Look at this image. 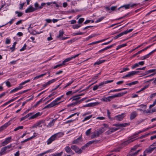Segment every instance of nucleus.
<instances>
[{"label": "nucleus", "instance_id": "f257e3e1", "mask_svg": "<svg viewBox=\"0 0 156 156\" xmlns=\"http://www.w3.org/2000/svg\"><path fill=\"white\" fill-rule=\"evenodd\" d=\"M103 126L98 131H95L94 133L91 136V138L92 139L98 137L99 135L106 130L107 128L108 127V126L107 124H104Z\"/></svg>", "mask_w": 156, "mask_h": 156}, {"label": "nucleus", "instance_id": "f03ea898", "mask_svg": "<svg viewBox=\"0 0 156 156\" xmlns=\"http://www.w3.org/2000/svg\"><path fill=\"white\" fill-rule=\"evenodd\" d=\"M114 126H116L117 128H112L109 129L108 131H106L105 133L106 135H109L111 134L114 132L118 130L119 127H125L127 125V123H120L116 124L113 125Z\"/></svg>", "mask_w": 156, "mask_h": 156}, {"label": "nucleus", "instance_id": "7ed1b4c3", "mask_svg": "<svg viewBox=\"0 0 156 156\" xmlns=\"http://www.w3.org/2000/svg\"><path fill=\"white\" fill-rule=\"evenodd\" d=\"M80 54L79 53L77 54L76 55H75L71 57H70L66 59L64 61H63L62 64H60L58 65H57L55 66H54L53 67V69H55L57 67H60L62 65H65V63L66 62L71 60H72L73 58H74L76 57H77Z\"/></svg>", "mask_w": 156, "mask_h": 156}, {"label": "nucleus", "instance_id": "20e7f679", "mask_svg": "<svg viewBox=\"0 0 156 156\" xmlns=\"http://www.w3.org/2000/svg\"><path fill=\"white\" fill-rule=\"evenodd\" d=\"M137 135H138V134H137V133H134L132 136L129 138L128 140L123 142L122 144V145L123 147H124L131 142L134 141L135 140H133V139L136 137V136Z\"/></svg>", "mask_w": 156, "mask_h": 156}, {"label": "nucleus", "instance_id": "39448f33", "mask_svg": "<svg viewBox=\"0 0 156 156\" xmlns=\"http://www.w3.org/2000/svg\"><path fill=\"white\" fill-rule=\"evenodd\" d=\"M12 144H10V145L5 146L2 148L1 152L2 154V155L5 154L9 152L10 151L12 150V149H10L12 147Z\"/></svg>", "mask_w": 156, "mask_h": 156}, {"label": "nucleus", "instance_id": "423d86ee", "mask_svg": "<svg viewBox=\"0 0 156 156\" xmlns=\"http://www.w3.org/2000/svg\"><path fill=\"white\" fill-rule=\"evenodd\" d=\"M61 99V98H60L59 97L57 98L55 100L52 102L51 103L45 106L44 107V108H51L55 106V105H58L61 102H57L59 101Z\"/></svg>", "mask_w": 156, "mask_h": 156}, {"label": "nucleus", "instance_id": "0eeeda50", "mask_svg": "<svg viewBox=\"0 0 156 156\" xmlns=\"http://www.w3.org/2000/svg\"><path fill=\"white\" fill-rule=\"evenodd\" d=\"M30 81V80H28L23 82H22L20 84L19 86L18 87H16L14 88V89L11 90L10 91V93H12L13 92H15L21 89L23 87V85H24L26 83H27L29 82Z\"/></svg>", "mask_w": 156, "mask_h": 156}, {"label": "nucleus", "instance_id": "6e6552de", "mask_svg": "<svg viewBox=\"0 0 156 156\" xmlns=\"http://www.w3.org/2000/svg\"><path fill=\"white\" fill-rule=\"evenodd\" d=\"M133 30V29H129V30H126V31H125L123 32H122L120 33V34H119L118 35H117L116 36L114 37H113V38L114 39H116L117 38H118L123 35L126 34H127V33L131 32Z\"/></svg>", "mask_w": 156, "mask_h": 156}, {"label": "nucleus", "instance_id": "1a4fd4ad", "mask_svg": "<svg viewBox=\"0 0 156 156\" xmlns=\"http://www.w3.org/2000/svg\"><path fill=\"white\" fill-rule=\"evenodd\" d=\"M115 98H117L116 94H114L113 95L109 96L108 97H104L102 98V100L105 102L110 101L111 100Z\"/></svg>", "mask_w": 156, "mask_h": 156}, {"label": "nucleus", "instance_id": "9d476101", "mask_svg": "<svg viewBox=\"0 0 156 156\" xmlns=\"http://www.w3.org/2000/svg\"><path fill=\"white\" fill-rule=\"evenodd\" d=\"M12 137L10 136L5 138L4 141L2 142L1 144L2 146H4L7 145L11 141Z\"/></svg>", "mask_w": 156, "mask_h": 156}, {"label": "nucleus", "instance_id": "9b49d317", "mask_svg": "<svg viewBox=\"0 0 156 156\" xmlns=\"http://www.w3.org/2000/svg\"><path fill=\"white\" fill-rule=\"evenodd\" d=\"M71 148L75 152L78 154H80L82 153V150L81 149L79 148L77 146L75 145H72L71 146Z\"/></svg>", "mask_w": 156, "mask_h": 156}, {"label": "nucleus", "instance_id": "f8f14e48", "mask_svg": "<svg viewBox=\"0 0 156 156\" xmlns=\"http://www.w3.org/2000/svg\"><path fill=\"white\" fill-rule=\"evenodd\" d=\"M126 116L125 113H123L120 115L115 116V119L116 120L121 121Z\"/></svg>", "mask_w": 156, "mask_h": 156}, {"label": "nucleus", "instance_id": "ddd939ff", "mask_svg": "<svg viewBox=\"0 0 156 156\" xmlns=\"http://www.w3.org/2000/svg\"><path fill=\"white\" fill-rule=\"evenodd\" d=\"M12 120H10L8 122L6 123L4 125L0 127V132L2 130L5 129L8 126H9L11 124V122Z\"/></svg>", "mask_w": 156, "mask_h": 156}, {"label": "nucleus", "instance_id": "4468645a", "mask_svg": "<svg viewBox=\"0 0 156 156\" xmlns=\"http://www.w3.org/2000/svg\"><path fill=\"white\" fill-rule=\"evenodd\" d=\"M37 10L36 8H34L32 6L30 5L25 10L26 13L33 12Z\"/></svg>", "mask_w": 156, "mask_h": 156}, {"label": "nucleus", "instance_id": "2eb2a0df", "mask_svg": "<svg viewBox=\"0 0 156 156\" xmlns=\"http://www.w3.org/2000/svg\"><path fill=\"white\" fill-rule=\"evenodd\" d=\"M57 139L55 135L54 134L49 138L47 141V144L49 145L51 144L53 141Z\"/></svg>", "mask_w": 156, "mask_h": 156}, {"label": "nucleus", "instance_id": "dca6fc26", "mask_svg": "<svg viewBox=\"0 0 156 156\" xmlns=\"http://www.w3.org/2000/svg\"><path fill=\"white\" fill-rule=\"evenodd\" d=\"M135 72H133V71L131 72H129L125 76H123L122 77V78H130L132 76L135 75Z\"/></svg>", "mask_w": 156, "mask_h": 156}, {"label": "nucleus", "instance_id": "f3484780", "mask_svg": "<svg viewBox=\"0 0 156 156\" xmlns=\"http://www.w3.org/2000/svg\"><path fill=\"white\" fill-rule=\"evenodd\" d=\"M137 115V113L136 111L132 112L130 115V119L132 120L135 119Z\"/></svg>", "mask_w": 156, "mask_h": 156}, {"label": "nucleus", "instance_id": "a211bd4d", "mask_svg": "<svg viewBox=\"0 0 156 156\" xmlns=\"http://www.w3.org/2000/svg\"><path fill=\"white\" fill-rule=\"evenodd\" d=\"M41 113H40L39 112H38L34 115H31L29 118V119L30 120L35 119L38 116L41 115Z\"/></svg>", "mask_w": 156, "mask_h": 156}, {"label": "nucleus", "instance_id": "6ab92c4d", "mask_svg": "<svg viewBox=\"0 0 156 156\" xmlns=\"http://www.w3.org/2000/svg\"><path fill=\"white\" fill-rule=\"evenodd\" d=\"M154 148L151 145L147 149L144 151V153H151L154 150Z\"/></svg>", "mask_w": 156, "mask_h": 156}, {"label": "nucleus", "instance_id": "aec40b11", "mask_svg": "<svg viewBox=\"0 0 156 156\" xmlns=\"http://www.w3.org/2000/svg\"><path fill=\"white\" fill-rule=\"evenodd\" d=\"M58 80V78H56L54 79H53L50 80H49L48 82H47L45 84H44L43 86V87H46L47 86L49 85L51 83L55 82Z\"/></svg>", "mask_w": 156, "mask_h": 156}, {"label": "nucleus", "instance_id": "412c9836", "mask_svg": "<svg viewBox=\"0 0 156 156\" xmlns=\"http://www.w3.org/2000/svg\"><path fill=\"white\" fill-rule=\"evenodd\" d=\"M83 140L82 137L80 136L77 138V139L74 140L72 142L73 144H78L80 142L82 141Z\"/></svg>", "mask_w": 156, "mask_h": 156}, {"label": "nucleus", "instance_id": "4be33fe9", "mask_svg": "<svg viewBox=\"0 0 156 156\" xmlns=\"http://www.w3.org/2000/svg\"><path fill=\"white\" fill-rule=\"evenodd\" d=\"M98 104H99V103L98 102L91 103L86 104V105H84V107H93V106H94L98 105Z\"/></svg>", "mask_w": 156, "mask_h": 156}, {"label": "nucleus", "instance_id": "5701e85b", "mask_svg": "<svg viewBox=\"0 0 156 156\" xmlns=\"http://www.w3.org/2000/svg\"><path fill=\"white\" fill-rule=\"evenodd\" d=\"M115 45V44H114L110 45L109 46H107L106 47H105V48L99 50L98 51V53H100L102 52H103L108 49L111 48L113 46V45Z\"/></svg>", "mask_w": 156, "mask_h": 156}, {"label": "nucleus", "instance_id": "b1692460", "mask_svg": "<svg viewBox=\"0 0 156 156\" xmlns=\"http://www.w3.org/2000/svg\"><path fill=\"white\" fill-rule=\"evenodd\" d=\"M65 151L68 154L71 153L72 152V151L71 150L70 147L69 146H67L64 148Z\"/></svg>", "mask_w": 156, "mask_h": 156}, {"label": "nucleus", "instance_id": "393cba45", "mask_svg": "<svg viewBox=\"0 0 156 156\" xmlns=\"http://www.w3.org/2000/svg\"><path fill=\"white\" fill-rule=\"evenodd\" d=\"M80 98V97L79 96L77 95H75L73 96V97L71 98L70 99H72V101H79V99Z\"/></svg>", "mask_w": 156, "mask_h": 156}, {"label": "nucleus", "instance_id": "a878e982", "mask_svg": "<svg viewBox=\"0 0 156 156\" xmlns=\"http://www.w3.org/2000/svg\"><path fill=\"white\" fill-rule=\"evenodd\" d=\"M33 113H30L28 114H27V115L26 116H25L23 117H22L21 119H20V121H22L24 120H25V119H27V118L29 117H30V116L32 115H33Z\"/></svg>", "mask_w": 156, "mask_h": 156}, {"label": "nucleus", "instance_id": "bb28decb", "mask_svg": "<svg viewBox=\"0 0 156 156\" xmlns=\"http://www.w3.org/2000/svg\"><path fill=\"white\" fill-rule=\"evenodd\" d=\"M54 135L55 136L57 139H58V138L64 135V133L62 132H59L55 133L54 134Z\"/></svg>", "mask_w": 156, "mask_h": 156}, {"label": "nucleus", "instance_id": "cd10ccee", "mask_svg": "<svg viewBox=\"0 0 156 156\" xmlns=\"http://www.w3.org/2000/svg\"><path fill=\"white\" fill-rule=\"evenodd\" d=\"M78 101H75L68 105V107L73 106L79 104Z\"/></svg>", "mask_w": 156, "mask_h": 156}, {"label": "nucleus", "instance_id": "c85d7f7f", "mask_svg": "<svg viewBox=\"0 0 156 156\" xmlns=\"http://www.w3.org/2000/svg\"><path fill=\"white\" fill-rule=\"evenodd\" d=\"M156 71V69H152L149 70L147 71H146L145 73L143 74L144 75H146L147 74L149 73H152L153 72H154Z\"/></svg>", "mask_w": 156, "mask_h": 156}, {"label": "nucleus", "instance_id": "c756f323", "mask_svg": "<svg viewBox=\"0 0 156 156\" xmlns=\"http://www.w3.org/2000/svg\"><path fill=\"white\" fill-rule=\"evenodd\" d=\"M57 119H55L52 120L51 121H50L47 125L48 127H50L53 125L54 123L55 122L56 120Z\"/></svg>", "mask_w": 156, "mask_h": 156}, {"label": "nucleus", "instance_id": "7c9ffc66", "mask_svg": "<svg viewBox=\"0 0 156 156\" xmlns=\"http://www.w3.org/2000/svg\"><path fill=\"white\" fill-rule=\"evenodd\" d=\"M126 89V88H122V89H115L114 90H111L108 93H110L112 92H116L120 91L121 90H125Z\"/></svg>", "mask_w": 156, "mask_h": 156}, {"label": "nucleus", "instance_id": "2f4dec72", "mask_svg": "<svg viewBox=\"0 0 156 156\" xmlns=\"http://www.w3.org/2000/svg\"><path fill=\"white\" fill-rule=\"evenodd\" d=\"M106 40V39H103V40H101L98 41H96L93 42L92 43H91L89 44L88 45H92V44H97V43H100V42H101L105 41Z\"/></svg>", "mask_w": 156, "mask_h": 156}, {"label": "nucleus", "instance_id": "473e14b6", "mask_svg": "<svg viewBox=\"0 0 156 156\" xmlns=\"http://www.w3.org/2000/svg\"><path fill=\"white\" fill-rule=\"evenodd\" d=\"M155 51H156V49L153 50V51L149 53L148 54L144 55L145 59H146V58H148L152 53H153Z\"/></svg>", "mask_w": 156, "mask_h": 156}, {"label": "nucleus", "instance_id": "72a5a7b5", "mask_svg": "<svg viewBox=\"0 0 156 156\" xmlns=\"http://www.w3.org/2000/svg\"><path fill=\"white\" fill-rule=\"evenodd\" d=\"M56 94V93L55 92H52L51 94H50L49 95L47 98H46L44 100H43V101H45L47 99H49L50 98L53 96L54 95H55Z\"/></svg>", "mask_w": 156, "mask_h": 156}, {"label": "nucleus", "instance_id": "f704fd0d", "mask_svg": "<svg viewBox=\"0 0 156 156\" xmlns=\"http://www.w3.org/2000/svg\"><path fill=\"white\" fill-rule=\"evenodd\" d=\"M127 93V91H125L124 92H121V93H118L116 94V95L117 96V97H120L124 94H125Z\"/></svg>", "mask_w": 156, "mask_h": 156}, {"label": "nucleus", "instance_id": "c9c22d12", "mask_svg": "<svg viewBox=\"0 0 156 156\" xmlns=\"http://www.w3.org/2000/svg\"><path fill=\"white\" fill-rule=\"evenodd\" d=\"M36 136H35V135H34L32 136H31V137L29 138H28L26 139H25V140H24L22 141L21 142V143H24L25 142H26L30 140H31V139H33V138H34V137H35Z\"/></svg>", "mask_w": 156, "mask_h": 156}, {"label": "nucleus", "instance_id": "e433bc0d", "mask_svg": "<svg viewBox=\"0 0 156 156\" xmlns=\"http://www.w3.org/2000/svg\"><path fill=\"white\" fill-rule=\"evenodd\" d=\"M92 116V115H90L85 117L84 119L82 120V122H84L85 121L87 120L90 119Z\"/></svg>", "mask_w": 156, "mask_h": 156}, {"label": "nucleus", "instance_id": "4c0bfd02", "mask_svg": "<svg viewBox=\"0 0 156 156\" xmlns=\"http://www.w3.org/2000/svg\"><path fill=\"white\" fill-rule=\"evenodd\" d=\"M98 140H93L90 141L87 143V144H88L89 146L91 144L93 143L96 144L98 142Z\"/></svg>", "mask_w": 156, "mask_h": 156}, {"label": "nucleus", "instance_id": "58836bf2", "mask_svg": "<svg viewBox=\"0 0 156 156\" xmlns=\"http://www.w3.org/2000/svg\"><path fill=\"white\" fill-rule=\"evenodd\" d=\"M46 73H44V74H41L40 75H39V76H37L35 77H34L33 79L34 80H36L37 79H39V78H40L41 77H42L43 76H44L45 75H46Z\"/></svg>", "mask_w": 156, "mask_h": 156}, {"label": "nucleus", "instance_id": "ea45409f", "mask_svg": "<svg viewBox=\"0 0 156 156\" xmlns=\"http://www.w3.org/2000/svg\"><path fill=\"white\" fill-rule=\"evenodd\" d=\"M140 151V150H138L134 152L133 153H131L128 155V156H136V155L137 154L138 152Z\"/></svg>", "mask_w": 156, "mask_h": 156}, {"label": "nucleus", "instance_id": "a19ab883", "mask_svg": "<svg viewBox=\"0 0 156 156\" xmlns=\"http://www.w3.org/2000/svg\"><path fill=\"white\" fill-rule=\"evenodd\" d=\"M43 101H44L43 100V99L42 98L39 101H37L36 102V103L34 105V107H36L37 106H38L40 103H41Z\"/></svg>", "mask_w": 156, "mask_h": 156}, {"label": "nucleus", "instance_id": "79ce46f5", "mask_svg": "<svg viewBox=\"0 0 156 156\" xmlns=\"http://www.w3.org/2000/svg\"><path fill=\"white\" fill-rule=\"evenodd\" d=\"M62 153L63 152L62 151L59 153L52 154L50 156H61L62 154Z\"/></svg>", "mask_w": 156, "mask_h": 156}, {"label": "nucleus", "instance_id": "37998d69", "mask_svg": "<svg viewBox=\"0 0 156 156\" xmlns=\"http://www.w3.org/2000/svg\"><path fill=\"white\" fill-rule=\"evenodd\" d=\"M124 7L125 9H128L129 8V4H127L126 5H124L121 6L118 8V9L119 10L120 8Z\"/></svg>", "mask_w": 156, "mask_h": 156}, {"label": "nucleus", "instance_id": "c03bdc74", "mask_svg": "<svg viewBox=\"0 0 156 156\" xmlns=\"http://www.w3.org/2000/svg\"><path fill=\"white\" fill-rule=\"evenodd\" d=\"M126 44H122L121 45H119L117 46V48H116V50H119V49L123 47H124L126 46Z\"/></svg>", "mask_w": 156, "mask_h": 156}, {"label": "nucleus", "instance_id": "a18cd8bd", "mask_svg": "<svg viewBox=\"0 0 156 156\" xmlns=\"http://www.w3.org/2000/svg\"><path fill=\"white\" fill-rule=\"evenodd\" d=\"M105 18V16H103L99 18L95 21V23H96L101 22Z\"/></svg>", "mask_w": 156, "mask_h": 156}, {"label": "nucleus", "instance_id": "49530a36", "mask_svg": "<svg viewBox=\"0 0 156 156\" xmlns=\"http://www.w3.org/2000/svg\"><path fill=\"white\" fill-rule=\"evenodd\" d=\"M64 34V32L62 30H60L59 31V34L57 37L60 39V38H61V37L63 36Z\"/></svg>", "mask_w": 156, "mask_h": 156}, {"label": "nucleus", "instance_id": "de8ad7c7", "mask_svg": "<svg viewBox=\"0 0 156 156\" xmlns=\"http://www.w3.org/2000/svg\"><path fill=\"white\" fill-rule=\"evenodd\" d=\"M105 61V60H99L98 61L95 62L94 63V65H99V64L104 62Z\"/></svg>", "mask_w": 156, "mask_h": 156}, {"label": "nucleus", "instance_id": "09e8293b", "mask_svg": "<svg viewBox=\"0 0 156 156\" xmlns=\"http://www.w3.org/2000/svg\"><path fill=\"white\" fill-rule=\"evenodd\" d=\"M137 110L140 111H143L144 113H148L150 112L149 111L146 110H143L142 109H137Z\"/></svg>", "mask_w": 156, "mask_h": 156}, {"label": "nucleus", "instance_id": "8fccbe9b", "mask_svg": "<svg viewBox=\"0 0 156 156\" xmlns=\"http://www.w3.org/2000/svg\"><path fill=\"white\" fill-rule=\"evenodd\" d=\"M138 107H140L141 108L140 109H142L143 110H145L147 108V106L146 105H144V104H141L138 106Z\"/></svg>", "mask_w": 156, "mask_h": 156}, {"label": "nucleus", "instance_id": "3c124183", "mask_svg": "<svg viewBox=\"0 0 156 156\" xmlns=\"http://www.w3.org/2000/svg\"><path fill=\"white\" fill-rule=\"evenodd\" d=\"M16 44L17 42H15L13 43L12 46L10 48V49L12 51H13L15 50V47Z\"/></svg>", "mask_w": 156, "mask_h": 156}, {"label": "nucleus", "instance_id": "603ef678", "mask_svg": "<svg viewBox=\"0 0 156 156\" xmlns=\"http://www.w3.org/2000/svg\"><path fill=\"white\" fill-rule=\"evenodd\" d=\"M81 26V25L78 24H75L73 25L72 27L74 29H77L79 28Z\"/></svg>", "mask_w": 156, "mask_h": 156}, {"label": "nucleus", "instance_id": "864d4df0", "mask_svg": "<svg viewBox=\"0 0 156 156\" xmlns=\"http://www.w3.org/2000/svg\"><path fill=\"white\" fill-rule=\"evenodd\" d=\"M105 84L106 83H105V81H103L101 83L98 85L99 86V88H101V87L104 86Z\"/></svg>", "mask_w": 156, "mask_h": 156}, {"label": "nucleus", "instance_id": "5fc2aeb1", "mask_svg": "<svg viewBox=\"0 0 156 156\" xmlns=\"http://www.w3.org/2000/svg\"><path fill=\"white\" fill-rule=\"evenodd\" d=\"M23 126H19L17 127L14 129V131H16L19 129H22L23 128Z\"/></svg>", "mask_w": 156, "mask_h": 156}, {"label": "nucleus", "instance_id": "6e6d98bb", "mask_svg": "<svg viewBox=\"0 0 156 156\" xmlns=\"http://www.w3.org/2000/svg\"><path fill=\"white\" fill-rule=\"evenodd\" d=\"M153 45V44H152L151 45H149L147 47L145 48H144V49L141 50H140L139 51L140 52H140V53H141V52H142L143 51H144L147 50L148 48H150L151 46H152V45Z\"/></svg>", "mask_w": 156, "mask_h": 156}, {"label": "nucleus", "instance_id": "4d7b16f0", "mask_svg": "<svg viewBox=\"0 0 156 156\" xmlns=\"http://www.w3.org/2000/svg\"><path fill=\"white\" fill-rule=\"evenodd\" d=\"M84 19L83 18H80L79 20L78 23L79 24H81L84 21Z\"/></svg>", "mask_w": 156, "mask_h": 156}, {"label": "nucleus", "instance_id": "13d9d810", "mask_svg": "<svg viewBox=\"0 0 156 156\" xmlns=\"http://www.w3.org/2000/svg\"><path fill=\"white\" fill-rule=\"evenodd\" d=\"M91 129L90 128V129H88V130H87L86 132L85 133H86V135L87 136L90 135V132H91Z\"/></svg>", "mask_w": 156, "mask_h": 156}, {"label": "nucleus", "instance_id": "bf43d9fd", "mask_svg": "<svg viewBox=\"0 0 156 156\" xmlns=\"http://www.w3.org/2000/svg\"><path fill=\"white\" fill-rule=\"evenodd\" d=\"M15 13L16 14H17V16H18V17H20L22 15H23V13L21 12H20L18 11H16L15 12Z\"/></svg>", "mask_w": 156, "mask_h": 156}, {"label": "nucleus", "instance_id": "052dcab7", "mask_svg": "<svg viewBox=\"0 0 156 156\" xmlns=\"http://www.w3.org/2000/svg\"><path fill=\"white\" fill-rule=\"evenodd\" d=\"M15 18H14V19H12L10 21H9V22H8V23H7L6 24H5V25H6L8 23H9L10 25H11L12 23H13V22L15 21Z\"/></svg>", "mask_w": 156, "mask_h": 156}, {"label": "nucleus", "instance_id": "680f3d73", "mask_svg": "<svg viewBox=\"0 0 156 156\" xmlns=\"http://www.w3.org/2000/svg\"><path fill=\"white\" fill-rule=\"evenodd\" d=\"M74 93L72 91H69L66 92V94L67 95H70L73 94Z\"/></svg>", "mask_w": 156, "mask_h": 156}, {"label": "nucleus", "instance_id": "e2e57ef3", "mask_svg": "<svg viewBox=\"0 0 156 156\" xmlns=\"http://www.w3.org/2000/svg\"><path fill=\"white\" fill-rule=\"evenodd\" d=\"M139 66L138 63H136L135 64L133 65L132 67V69H133L135 68H136Z\"/></svg>", "mask_w": 156, "mask_h": 156}, {"label": "nucleus", "instance_id": "0e129e2a", "mask_svg": "<svg viewBox=\"0 0 156 156\" xmlns=\"http://www.w3.org/2000/svg\"><path fill=\"white\" fill-rule=\"evenodd\" d=\"M73 82V81L68 83H67V84L64 87V88H65L66 87H67L69 86Z\"/></svg>", "mask_w": 156, "mask_h": 156}, {"label": "nucleus", "instance_id": "69168bd1", "mask_svg": "<svg viewBox=\"0 0 156 156\" xmlns=\"http://www.w3.org/2000/svg\"><path fill=\"white\" fill-rule=\"evenodd\" d=\"M129 70V69L128 68H123L122 70L120 72V73H122L126 71Z\"/></svg>", "mask_w": 156, "mask_h": 156}, {"label": "nucleus", "instance_id": "338daca9", "mask_svg": "<svg viewBox=\"0 0 156 156\" xmlns=\"http://www.w3.org/2000/svg\"><path fill=\"white\" fill-rule=\"evenodd\" d=\"M88 146V144H87V143L86 144L84 145V146H83L82 147L81 149L82 150H84L86 148H87Z\"/></svg>", "mask_w": 156, "mask_h": 156}, {"label": "nucleus", "instance_id": "774afa93", "mask_svg": "<svg viewBox=\"0 0 156 156\" xmlns=\"http://www.w3.org/2000/svg\"><path fill=\"white\" fill-rule=\"evenodd\" d=\"M98 88H99V85H96L94 87L93 90L94 91L97 90Z\"/></svg>", "mask_w": 156, "mask_h": 156}]
</instances>
